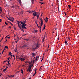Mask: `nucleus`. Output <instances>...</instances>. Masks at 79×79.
Listing matches in <instances>:
<instances>
[{"label": "nucleus", "mask_w": 79, "mask_h": 79, "mask_svg": "<svg viewBox=\"0 0 79 79\" xmlns=\"http://www.w3.org/2000/svg\"><path fill=\"white\" fill-rule=\"evenodd\" d=\"M16 36H17V39H16V40H17V41H18L19 40V37H18V35H17Z\"/></svg>", "instance_id": "nucleus-7"}, {"label": "nucleus", "mask_w": 79, "mask_h": 79, "mask_svg": "<svg viewBox=\"0 0 79 79\" xmlns=\"http://www.w3.org/2000/svg\"><path fill=\"white\" fill-rule=\"evenodd\" d=\"M45 23H47V20H45Z\"/></svg>", "instance_id": "nucleus-60"}, {"label": "nucleus", "mask_w": 79, "mask_h": 79, "mask_svg": "<svg viewBox=\"0 0 79 79\" xmlns=\"http://www.w3.org/2000/svg\"><path fill=\"white\" fill-rule=\"evenodd\" d=\"M39 46H38V45H36V47H35V48H36L37 49L38 48H39Z\"/></svg>", "instance_id": "nucleus-13"}, {"label": "nucleus", "mask_w": 79, "mask_h": 79, "mask_svg": "<svg viewBox=\"0 0 79 79\" xmlns=\"http://www.w3.org/2000/svg\"><path fill=\"white\" fill-rule=\"evenodd\" d=\"M39 45H40L39 44V43H38L37 44V45H38V46H39Z\"/></svg>", "instance_id": "nucleus-29"}, {"label": "nucleus", "mask_w": 79, "mask_h": 79, "mask_svg": "<svg viewBox=\"0 0 79 79\" xmlns=\"http://www.w3.org/2000/svg\"><path fill=\"white\" fill-rule=\"evenodd\" d=\"M68 6H69V8H70L71 7V6L70 5H68Z\"/></svg>", "instance_id": "nucleus-34"}, {"label": "nucleus", "mask_w": 79, "mask_h": 79, "mask_svg": "<svg viewBox=\"0 0 79 79\" xmlns=\"http://www.w3.org/2000/svg\"><path fill=\"white\" fill-rule=\"evenodd\" d=\"M6 64L7 65H10V64H9V63H8V64Z\"/></svg>", "instance_id": "nucleus-47"}, {"label": "nucleus", "mask_w": 79, "mask_h": 79, "mask_svg": "<svg viewBox=\"0 0 79 79\" xmlns=\"http://www.w3.org/2000/svg\"><path fill=\"white\" fill-rule=\"evenodd\" d=\"M35 49H36V48H34L33 49V50H35Z\"/></svg>", "instance_id": "nucleus-35"}, {"label": "nucleus", "mask_w": 79, "mask_h": 79, "mask_svg": "<svg viewBox=\"0 0 79 79\" xmlns=\"http://www.w3.org/2000/svg\"><path fill=\"white\" fill-rule=\"evenodd\" d=\"M19 28H20V29H21V31H23V28H21V27H19Z\"/></svg>", "instance_id": "nucleus-17"}, {"label": "nucleus", "mask_w": 79, "mask_h": 79, "mask_svg": "<svg viewBox=\"0 0 79 79\" xmlns=\"http://www.w3.org/2000/svg\"><path fill=\"white\" fill-rule=\"evenodd\" d=\"M14 29L15 30H16V28H14Z\"/></svg>", "instance_id": "nucleus-53"}, {"label": "nucleus", "mask_w": 79, "mask_h": 79, "mask_svg": "<svg viewBox=\"0 0 79 79\" xmlns=\"http://www.w3.org/2000/svg\"><path fill=\"white\" fill-rule=\"evenodd\" d=\"M7 18L9 20H10V19H9V18L7 17Z\"/></svg>", "instance_id": "nucleus-44"}, {"label": "nucleus", "mask_w": 79, "mask_h": 79, "mask_svg": "<svg viewBox=\"0 0 79 79\" xmlns=\"http://www.w3.org/2000/svg\"><path fill=\"white\" fill-rule=\"evenodd\" d=\"M10 57H9V58H7V60H10Z\"/></svg>", "instance_id": "nucleus-51"}, {"label": "nucleus", "mask_w": 79, "mask_h": 79, "mask_svg": "<svg viewBox=\"0 0 79 79\" xmlns=\"http://www.w3.org/2000/svg\"><path fill=\"white\" fill-rule=\"evenodd\" d=\"M0 11H2V9H1V8H0Z\"/></svg>", "instance_id": "nucleus-42"}, {"label": "nucleus", "mask_w": 79, "mask_h": 79, "mask_svg": "<svg viewBox=\"0 0 79 79\" xmlns=\"http://www.w3.org/2000/svg\"><path fill=\"white\" fill-rule=\"evenodd\" d=\"M2 22V19H0V22Z\"/></svg>", "instance_id": "nucleus-50"}, {"label": "nucleus", "mask_w": 79, "mask_h": 79, "mask_svg": "<svg viewBox=\"0 0 79 79\" xmlns=\"http://www.w3.org/2000/svg\"><path fill=\"white\" fill-rule=\"evenodd\" d=\"M7 23H9V22H10V21H7Z\"/></svg>", "instance_id": "nucleus-61"}, {"label": "nucleus", "mask_w": 79, "mask_h": 79, "mask_svg": "<svg viewBox=\"0 0 79 79\" xmlns=\"http://www.w3.org/2000/svg\"><path fill=\"white\" fill-rule=\"evenodd\" d=\"M65 45H68V42L66 41H65Z\"/></svg>", "instance_id": "nucleus-9"}, {"label": "nucleus", "mask_w": 79, "mask_h": 79, "mask_svg": "<svg viewBox=\"0 0 79 79\" xmlns=\"http://www.w3.org/2000/svg\"><path fill=\"white\" fill-rule=\"evenodd\" d=\"M37 18H39V15H38L37 16Z\"/></svg>", "instance_id": "nucleus-36"}, {"label": "nucleus", "mask_w": 79, "mask_h": 79, "mask_svg": "<svg viewBox=\"0 0 79 79\" xmlns=\"http://www.w3.org/2000/svg\"><path fill=\"white\" fill-rule=\"evenodd\" d=\"M6 69H6L5 68V69H4L3 70V71L4 72H5V71H6Z\"/></svg>", "instance_id": "nucleus-10"}, {"label": "nucleus", "mask_w": 79, "mask_h": 79, "mask_svg": "<svg viewBox=\"0 0 79 79\" xmlns=\"http://www.w3.org/2000/svg\"><path fill=\"white\" fill-rule=\"evenodd\" d=\"M17 49H18V48L17 47H16L15 48V50H17Z\"/></svg>", "instance_id": "nucleus-33"}, {"label": "nucleus", "mask_w": 79, "mask_h": 79, "mask_svg": "<svg viewBox=\"0 0 79 79\" xmlns=\"http://www.w3.org/2000/svg\"><path fill=\"white\" fill-rule=\"evenodd\" d=\"M40 3H41V4H44L43 3L41 2H39Z\"/></svg>", "instance_id": "nucleus-41"}, {"label": "nucleus", "mask_w": 79, "mask_h": 79, "mask_svg": "<svg viewBox=\"0 0 79 79\" xmlns=\"http://www.w3.org/2000/svg\"><path fill=\"white\" fill-rule=\"evenodd\" d=\"M32 12H34V13L33 14V15L34 16H35L37 15V14H36V13L34 12L33 11H32Z\"/></svg>", "instance_id": "nucleus-5"}, {"label": "nucleus", "mask_w": 79, "mask_h": 79, "mask_svg": "<svg viewBox=\"0 0 79 79\" xmlns=\"http://www.w3.org/2000/svg\"><path fill=\"white\" fill-rule=\"evenodd\" d=\"M45 29V26H44V28L43 29V30H44V29Z\"/></svg>", "instance_id": "nucleus-31"}, {"label": "nucleus", "mask_w": 79, "mask_h": 79, "mask_svg": "<svg viewBox=\"0 0 79 79\" xmlns=\"http://www.w3.org/2000/svg\"><path fill=\"white\" fill-rule=\"evenodd\" d=\"M15 42H16V43H17V41H15Z\"/></svg>", "instance_id": "nucleus-56"}, {"label": "nucleus", "mask_w": 79, "mask_h": 79, "mask_svg": "<svg viewBox=\"0 0 79 79\" xmlns=\"http://www.w3.org/2000/svg\"><path fill=\"white\" fill-rule=\"evenodd\" d=\"M35 72H36V71H37V69H36V68H35Z\"/></svg>", "instance_id": "nucleus-19"}, {"label": "nucleus", "mask_w": 79, "mask_h": 79, "mask_svg": "<svg viewBox=\"0 0 79 79\" xmlns=\"http://www.w3.org/2000/svg\"><path fill=\"white\" fill-rule=\"evenodd\" d=\"M19 60H21V61H22V58L21 57L20 58H19Z\"/></svg>", "instance_id": "nucleus-28"}, {"label": "nucleus", "mask_w": 79, "mask_h": 79, "mask_svg": "<svg viewBox=\"0 0 79 79\" xmlns=\"http://www.w3.org/2000/svg\"><path fill=\"white\" fill-rule=\"evenodd\" d=\"M37 58H36L35 60V61H37Z\"/></svg>", "instance_id": "nucleus-43"}, {"label": "nucleus", "mask_w": 79, "mask_h": 79, "mask_svg": "<svg viewBox=\"0 0 79 79\" xmlns=\"http://www.w3.org/2000/svg\"><path fill=\"white\" fill-rule=\"evenodd\" d=\"M9 28H10V29H11V27H9Z\"/></svg>", "instance_id": "nucleus-57"}, {"label": "nucleus", "mask_w": 79, "mask_h": 79, "mask_svg": "<svg viewBox=\"0 0 79 79\" xmlns=\"http://www.w3.org/2000/svg\"><path fill=\"white\" fill-rule=\"evenodd\" d=\"M8 66H6V69H8Z\"/></svg>", "instance_id": "nucleus-46"}, {"label": "nucleus", "mask_w": 79, "mask_h": 79, "mask_svg": "<svg viewBox=\"0 0 79 79\" xmlns=\"http://www.w3.org/2000/svg\"><path fill=\"white\" fill-rule=\"evenodd\" d=\"M40 20L41 21V22H42V21L43 22V20H42V18H41Z\"/></svg>", "instance_id": "nucleus-32"}, {"label": "nucleus", "mask_w": 79, "mask_h": 79, "mask_svg": "<svg viewBox=\"0 0 79 79\" xmlns=\"http://www.w3.org/2000/svg\"><path fill=\"white\" fill-rule=\"evenodd\" d=\"M57 29V28H55V30H56Z\"/></svg>", "instance_id": "nucleus-59"}, {"label": "nucleus", "mask_w": 79, "mask_h": 79, "mask_svg": "<svg viewBox=\"0 0 79 79\" xmlns=\"http://www.w3.org/2000/svg\"><path fill=\"white\" fill-rule=\"evenodd\" d=\"M27 71H29V72H31V65H30V66L29 67L28 69L27 70Z\"/></svg>", "instance_id": "nucleus-2"}, {"label": "nucleus", "mask_w": 79, "mask_h": 79, "mask_svg": "<svg viewBox=\"0 0 79 79\" xmlns=\"http://www.w3.org/2000/svg\"><path fill=\"white\" fill-rule=\"evenodd\" d=\"M15 8H18V7H19L18 6L16 5H15Z\"/></svg>", "instance_id": "nucleus-24"}, {"label": "nucleus", "mask_w": 79, "mask_h": 79, "mask_svg": "<svg viewBox=\"0 0 79 79\" xmlns=\"http://www.w3.org/2000/svg\"><path fill=\"white\" fill-rule=\"evenodd\" d=\"M34 31L35 32V33H36L37 32V30H35Z\"/></svg>", "instance_id": "nucleus-18"}, {"label": "nucleus", "mask_w": 79, "mask_h": 79, "mask_svg": "<svg viewBox=\"0 0 79 79\" xmlns=\"http://www.w3.org/2000/svg\"><path fill=\"white\" fill-rule=\"evenodd\" d=\"M7 62L9 64H10V62H9V60H7Z\"/></svg>", "instance_id": "nucleus-39"}, {"label": "nucleus", "mask_w": 79, "mask_h": 79, "mask_svg": "<svg viewBox=\"0 0 79 79\" xmlns=\"http://www.w3.org/2000/svg\"><path fill=\"white\" fill-rule=\"evenodd\" d=\"M20 3V2H21V0H19Z\"/></svg>", "instance_id": "nucleus-54"}, {"label": "nucleus", "mask_w": 79, "mask_h": 79, "mask_svg": "<svg viewBox=\"0 0 79 79\" xmlns=\"http://www.w3.org/2000/svg\"><path fill=\"white\" fill-rule=\"evenodd\" d=\"M16 7L15 6H12L11 7V8H15Z\"/></svg>", "instance_id": "nucleus-11"}, {"label": "nucleus", "mask_w": 79, "mask_h": 79, "mask_svg": "<svg viewBox=\"0 0 79 79\" xmlns=\"http://www.w3.org/2000/svg\"><path fill=\"white\" fill-rule=\"evenodd\" d=\"M12 56L13 57H14L15 56H14V55H13Z\"/></svg>", "instance_id": "nucleus-62"}, {"label": "nucleus", "mask_w": 79, "mask_h": 79, "mask_svg": "<svg viewBox=\"0 0 79 79\" xmlns=\"http://www.w3.org/2000/svg\"><path fill=\"white\" fill-rule=\"evenodd\" d=\"M65 15H66V14L65 13Z\"/></svg>", "instance_id": "nucleus-63"}, {"label": "nucleus", "mask_w": 79, "mask_h": 79, "mask_svg": "<svg viewBox=\"0 0 79 79\" xmlns=\"http://www.w3.org/2000/svg\"><path fill=\"white\" fill-rule=\"evenodd\" d=\"M40 32H41V26H40Z\"/></svg>", "instance_id": "nucleus-12"}, {"label": "nucleus", "mask_w": 79, "mask_h": 79, "mask_svg": "<svg viewBox=\"0 0 79 79\" xmlns=\"http://www.w3.org/2000/svg\"><path fill=\"white\" fill-rule=\"evenodd\" d=\"M31 68L33 66V64H32L31 65Z\"/></svg>", "instance_id": "nucleus-40"}, {"label": "nucleus", "mask_w": 79, "mask_h": 79, "mask_svg": "<svg viewBox=\"0 0 79 79\" xmlns=\"http://www.w3.org/2000/svg\"><path fill=\"white\" fill-rule=\"evenodd\" d=\"M19 23L20 24H20V26H21L22 28H23L24 29H27L26 27H25L26 26V24L25 22L19 21Z\"/></svg>", "instance_id": "nucleus-1"}, {"label": "nucleus", "mask_w": 79, "mask_h": 79, "mask_svg": "<svg viewBox=\"0 0 79 79\" xmlns=\"http://www.w3.org/2000/svg\"><path fill=\"white\" fill-rule=\"evenodd\" d=\"M36 58L37 59H38V58H39V56H37V57H36Z\"/></svg>", "instance_id": "nucleus-45"}, {"label": "nucleus", "mask_w": 79, "mask_h": 79, "mask_svg": "<svg viewBox=\"0 0 79 79\" xmlns=\"http://www.w3.org/2000/svg\"><path fill=\"white\" fill-rule=\"evenodd\" d=\"M5 48H7V49H8V47L7 46H5Z\"/></svg>", "instance_id": "nucleus-16"}, {"label": "nucleus", "mask_w": 79, "mask_h": 79, "mask_svg": "<svg viewBox=\"0 0 79 79\" xmlns=\"http://www.w3.org/2000/svg\"><path fill=\"white\" fill-rule=\"evenodd\" d=\"M23 11H22L21 12H20V14H21V15H23Z\"/></svg>", "instance_id": "nucleus-22"}, {"label": "nucleus", "mask_w": 79, "mask_h": 79, "mask_svg": "<svg viewBox=\"0 0 79 79\" xmlns=\"http://www.w3.org/2000/svg\"><path fill=\"white\" fill-rule=\"evenodd\" d=\"M10 21H12V22H13L14 21V18L13 17L11 18V19H10Z\"/></svg>", "instance_id": "nucleus-4"}, {"label": "nucleus", "mask_w": 79, "mask_h": 79, "mask_svg": "<svg viewBox=\"0 0 79 79\" xmlns=\"http://www.w3.org/2000/svg\"><path fill=\"white\" fill-rule=\"evenodd\" d=\"M15 50V52H16L17 50Z\"/></svg>", "instance_id": "nucleus-52"}, {"label": "nucleus", "mask_w": 79, "mask_h": 79, "mask_svg": "<svg viewBox=\"0 0 79 79\" xmlns=\"http://www.w3.org/2000/svg\"><path fill=\"white\" fill-rule=\"evenodd\" d=\"M14 76H15L14 75L11 76V77H14Z\"/></svg>", "instance_id": "nucleus-37"}, {"label": "nucleus", "mask_w": 79, "mask_h": 79, "mask_svg": "<svg viewBox=\"0 0 79 79\" xmlns=\"http://www.w3.org/2000/svg\"><path fill=\"white\" fill-rule=\"evenodd\" d=\"M36 73H37V72H35L34 74H36Z\"/></svg>", "instance_id": "nucleus-55"}, {"label": "nucleus", "mask_w": 79, "mask_h": 79, "mask_svg": "<svg viewBox=\"0 0 79 79\" xmlns=\"http://www.w3.org/2000/svg\"><path fill=\"white\" fill-rule=\"evenodd\" d=\"M24 60H25V59H24V58H23V59H22V61H24Z\"/></svg>", "instance_id": "nucleus-27"}, {"label": "nucleus", "mask_w": 79, "mask_h": 79, "mask_svg": "<svg viewBox=\"0 0 79 79\" xmlns=\"http://www.w3.org/2000/svg\"><path fill=\"white\" fill-rule=\"evenodd\" d=\"M25 40H27V41H28V40H27V39H25Z\"/></svg>", "instance_id": "nucleus-49"}, {"label": "nucleus", "mask_w": 79, "mask_h": 79, "mask_svg": "<svg viewBox=\"0 0 79 79\" xmlns=\"http://www.w3.org/2000/svg\"><path fill=\"white\" fill-rule=\"evenodd\" d=\"M27 12H28V13H32L31 11H27Z\"/></svg>", "instance_id": "nucleus-20"}, {"label": "nucleus", "mask_w": 79, "mask_h": 79, "mask_svg": "<svg viewBox=\"0 0 79 79\" xmlns=\"http://www.w3.org/2000/svg\"><path fill=\"white\" fill-rule=\"evenodd\" d=\"M17 24H18V26L19 27H21V25H20V23H19V21H17Z\"/></svg>", "instance_id": "nucleus-3"}, {"label": "nucleus", "mask_w": 79, "mask_h": 79, "mask_svg": "<svg viewBox=\"0 0 79 79\" xmlns=\"http://www.w3.org/2000/svg\"><path fill=\"white\" fill-rule=\"evenodd\" d=\"M3 37H2V38L1 39V41H2V40H3Z\"/></svg>", "instance_id": "nucleus-48"}, {"label": "nucleus", "mask_w": 79, "mask_h": 79, "mask_svg": "<svg viewBox=\"0 0 79 79\" xmlns=\"http://www.w3.org/2000/svg\"><path fill=\"white\" fill-rule=\"evenodd\" d=\"M21 73L22 74H23V70L22 69L21 70Z\"/></svg>", "instance_id": "nucleus-21"}, {"label": "nucleus", "mask_w": 79, "mask_h": 79, "mask_svg": "<svg viewBox=\"0 0 79 79\" xmlns=\"http://www.w3.org/2000/svg\"><path fill=\"white\" fill-rule=\"evenodd\" d=\"M46 21H48V18H47V17H46Z\"/></svg>", "instance_id": "nucleus-14"}, {"label": "nucleus", "mask_w": 79, "mask_h": 79, "mask_svg": "<svg viewBox=\"0 0 79 79\" xmlns=\"http://www.w3.org/2000/svg\"><path fill=\"white\" fill-rule=\"evenodd\" d=\"M35 54L33 53L31 54V55L33 56L32 57H34V56H35Z\"/></svg>", "instance_id": "nucleus-6"}, {"label": "nucleus", "mask_w": 79, "mask_h": 79, "mask_svg": "<svg viewBox=\"0 0 79 79\" xmlns=\"http://www.w3.org/2000/svg\"><path fill=\"white\" fill-rule=\"evenodd\" d=\"M23 47H27V45H23Z\"/></svg>", "instance_id": "nucleus-30"}, {"label": "nucleus", "mask_w": 79, "mask_h": 79, "mask_svg": "<svg viewBox=\"0 0 79 79\" xmlns=\"http://www.w3.org/2000/svg\"><path fill=\"white\" fill-rule=\"evenodd\" d=\"M9 55H11V52H10L9 53Z\"/></svg>", "instance_id": "nucleus-25"}, {"label": "nucleus", "mask_w": 79, "mask_h": 79, "mask_svg": "<svg viewBox=\"0 0 79 79\" xmlns=\"http://www.w3.org/2000/svg\"><path fill=\"white\" fill-rule=\"evenodd\" d=\"M42 25H43V22L42 21V22H41V26H42Z\"/></svg>", "instance_id": "nucleus-15"}, {"label": "nucleus", "mask_w": 79, "mask_h": 79, "mask_svg": "<svg viewBox=\"0 0 79 79\" xmlns=\"http://www.w3.org/2000/svg\"><path fill=\"white\" fill-rule=\"evenodd\" d=\"M11 24L12 26H13V23H11Z\"/></svg>", "instance_id": "nucleus-64"}, {"label": "nucleus", "mask_w": 79, "mask_h": 79, "mask_svg": "<svg viewBox=\"0 0 79 79\" xmlns=\"http://www.w3.org/2000/svg\"><path fill=\"white\" fill-rule=\"evenodd\" d=\"M15 56H16V58H17V55H15Z\"/></svg>", "instance_id": "nucleus-58"}, {"label": "nucleus", "mask_w": 79, "mask_h": 79, "mask_svg": "<svg viewBox=\"0 0 79 79\" xmlns=\"http://www.w3.org/2000/svg\"><path fill=\"white\" fill-rule=\"evenodd\" d=\"M5 24H6V25H8V23H6V22H5Z\"/></svg>", "instance_id": "nucleus-26"}, {"label": "nucleus", "mask_w": 79, "mask_h": 79, "mask_svg": "<svg viewBox=\"0 0 79 79\" xmlns=\"http://www.w3.org/2000/svg\"><path fill=\"white\" fill-rule=\"evenodd\" d=\"M5 50V48H4V50H3V51H2V54H3V52H4V51Z\"/></svg>", "instance_id": "nucleus-23"}, {"label": "nucleus", "mask_w": 79, "mask_h": 79, "mask_svg": "<svg viewBox=\"0 0 79 79\" xmlns=\"http://www.w3.org/2000/svg\"><path fill=\"white\" fill-rule=\"evenodd\" d=\"M45 37H44L42 40V41L43 42H44V40H45Z\"/></svg>", "instance_id": "nucleus-8"}, {"label": "nucleus", "mask_w": 79, "mask_h": 79, "mask_svg": "<svg viewBox=\"0 0 79 79\" xmlns=\"http://www.w3.org/2000/svg\"><path fill=\"white\" fill-rule=\"evenodd\" d=\"M31 2H32V3H34V0H31Z\"/></svg>", "instance_id": "nucleus-38"}]
</instances>
